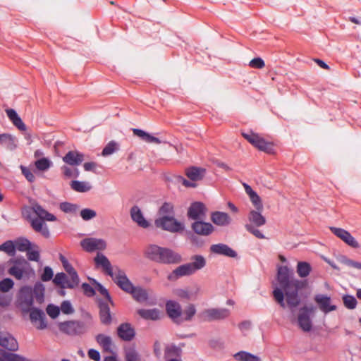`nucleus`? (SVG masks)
I'll return each mask as SVG.
<instances>
[{"label":"nucleus","mask_w":361,"mask_h":361,"mask_svg":"<svg viewBox=\"0 0 361 361\" xmlns=\"http://www.w3.org/2000/svg\"><path fill=\"white\" fill-rule=\"evenodd\" d=\"M191 228L195 233L203 236H208L214 231V226L209 222L204 221L203 219L192 223Z\"/></svg>","instance_id":"dca6fc26"},{"label":"nucleus","mask_w":361,"mask_h":361,"mask_svg":"<svg viewBox=\"0 0 361 361\" xmlns=\"http://www.w3.org/2000/svg\"><path fill=\"white\" fill-rule=\"evenodd\" d=\"M0 250L5 252L9 256H14L16 254L15 243L12 240H6L0 245Z\"/></svg>","instance_id":"a18cd8bd"},{"label":"nucleus","mask_w":361,"mask_h":361,"mask_svg":"<svg viewBox=\"0 0 361 361\" xmlns=\"http://www.w3.org/2000/svg\"><path fill=\"white\" fill-rule=\"evenodd\" d=\"M97 304L101 323L104 325H109L112 322V317L109 303L102 299H98Z\"/></svg>","instance_id":"aec40b11"},{"label":"nucleus","mask_w":361,"mask_h":361,"mask_svg":"<svg viewBox=\"0 0 361 361\" xmlns=\"http://www.w3.org/2000/svg\"><path fill=\"white\" fill-rule=\"evenodd\" d=\"M65 314H71L74 312V308L73 307L71 302L69 300H64L61 302L60 307V311Z\"/></svg>","instance_id":"4d7b16f0"},{"label":"nucleus","mask_w":361,"mask_h":361,"mask_svg":"<svg viewBox=\"0 0 361 361\" xmlns=\"http://www.w3.org/2000/svg\"><path fill=\"white\" fill-rule=\"evenodd\" d=\"M331 231L344 243L353 248H358L360 245L355 238L348 231L336 227H330Z\"/></svg>","instance_id":"4468645a"},{"label":"nucleus","mask_w":361,"mask_h":361,"mask_svg":"<svg viewBox=\"0 0 361 361\" xmlns=\"http://www.w3.org/2000/svg\"><path fill=\"white\" fill-rule=\"evenodd\" d=\"M137 314L144 319L157 321L161 317V311L157 308L153 309H139Z\"/></svg>","instance_id":"bb28decb"},{"label":"nucleus","mask_w":361,"mask_h":361,"mask_svg":"<svg viewBox=\"0 0 361 361\" xmlns=\"http://www.w3.org/2000/svg\"><path fill=\"white\" fill-rule=\"evenodd\" d=\"M94 260L97 267H102L122 290L130 294L135 286L128 278L123 270L119 267H116V271L114 272L110 261L102 252H97Z\"/></svg>","instance_id":"7ed1b4c3"},{"label":"nucleus","mask_w":361,"mask_h":361,"mask_svg":"<svg viewBox=\"0 0 361 361\" xmlns=\"http://www.w3.org/2000/svg\"><path fill=\"white\" fill-rule=\"evenodd\" d=\"M312 271L311 264L309 262L300 261L296 267V271L300 278L308 276Z\"/></svg>","instance_id":"f704fd0d"},{"label":"nucleus","mask_w":361,"mask_h":361,"mask_svg":"<svg viewBox=\"0 0 361 361\" xmlns=\"http://www.w3.org/2000/svg\"><path fill=\"white\" fill-rule=\"evenodd\" d=\"M0 145L7 149L13 151L17 148L18 139L10 133L0 134Z\"/></svg>","instance_id":"a878e982"},{"label":"nucleus","mask_w":361,"mask_h":361,"mask_svg":"<svg viewBox=\"0 0 361 361\" xmlns=\"http://www.w3.org/2000/svg\"><path fill=\"white\" fill-rule=\"evenodd\" d=\"M84 160V154L78 151H69L63 157V161L71 166H78Z\"/></svg>","instance_id":"b1692460"},{"label":"nucleus","mask_w":361,"mask_h":361,"mask_svg":"<svg viewBox=\"0 0 361 361\" xmlns=\"http://www.w3.org/2000/svg\"><path fill=\"white\" fill-rule=\"evenodd\" d=\"M80 245L85 251L92 252L105 249L106 243L102 239L88 238L81 240Z\"/></svg>","instance_id":"2eb2a0df"},{"label":"nucleus","mask_w":361,"mask_h":361,"mask_svg":"<svg viewBox=\"0 0 361 361\" xmlns=\"http://www.w3.org/2000/svg\"><path fill=\"white\" fill-rule=\"evenodd\" d=\"M59 208L64 213L74 214L78 210L79 205L68 202H63L60 203Z\"/></svg>","instance_id":"37998d69"},{"label":"nucleus","mask_w":361,"mask_h":361,"mask_svg":"<svg viewBox=\"0 0 361 361\" xmlns=\"http://www.w3.org/2000/svg\"><path fill=\"white\" fill-rule=\"evenodd\" d=\"M53 276H54V271H53L52 269L49 266H46L44 268L43 272H42L40 278L42 281L47 282V281L51 280L53 278Z\"/></svg>","instance_id":"13d9d810"},{"label":"nucleus","mask_w":361,"mask_h":361,"mask_svg":"<svg viewBox=\"0 0 361 361\" xmlns=\"http://www.w3.org/2000/svg\"><path fill=\"white\" fill-rule=\"evenodd\" d=\"M44 220L38 218L34 219L31 221L32 228L37 232L39 231L42 227L45 224Z\"/></svg>","instance_id":"338daca9"},{"label":"nucleus","mask_w":361,"mask_h":361,"mask_svg":"<svg viewBox=\"0 0 361 361\" xmlns=\"http://www.w3.org/2000/svg\"><path fill=\"white\" fill-rule=\"evenodd\" d=\"M91 280L92 284L94 286L95 290H97L101 295H102L111 305L114 306V302L113 301L109 290L96 279H92Z\"/></svg>","instance_id":"72a5a7b5"},{"label":"nucleus","mask_w":361,"mask_h":361,"mask_svg":"<svg viewBox=\"0 0 361 361\" xmlns=\"http://www.w3.org/2000/svg\"><path fill=\"white\" fill-rule=\"evenodd\" d=\"M80 216L84 221H90L96 217L97 212L94 209L85 208L80 211Z\"/></svg>","instance_id":"3c124183"},{"label":"nucleus","mask_w":361,"mask_h":361,"mask_svg":"<svg viewBox=\"0 0 361 361\" xmlns=\"http://www.w3.org/2000/svg\"><path fill=\"white\" fill-rule=\"evenodd\" d=\"M94 260L97 267H102L122 290L130 294L135 286L128 278L123 270L119 267H116V271L114 272L110 261L102 252H97Z\"/></svg>","instance_id":"f03ea898"},{"label":"nucleus","mask_w":361,"mask_h":361,"mask_svg":"<svg viewBox=\"0 0 361 361\" xmlns=\"http://www.w3.org/2000/svg\"><path fill=\"white\" fill-rule=\"evenodd\" d=\"M71 187L73 190L79 192H88L92 188V186L89 183L77 180L71 181Z\"/></svg>","instance_id":"4c0bfd02"},{"label":"nucleus","mask_w":361,"mask_h":361,"mask_svg":"<svg viewBox=\"0 0 361 361\" xmlns=\"http://www.w3.org/2000/svg\"><path fill=\"white\" fill-rule=\"evenodd\" d=\"M6 113L9 120L18 130L25 131L27 129L25 124L16 110L13 109H8L6 110Z\"/></svg>","instance_id":"c85d7f7f"},{"label":"nucleus","mask_w":361,"mask_h":361,"mask_svg":"<svg viewBox=\"0 0 361 361\" xmlns=\"http://www.w3.org/2000/svg\"><path fill=\"white\" fill-rule=\"evenodd\" d=\"M249 197L255 209L263 210L264 207L261 197L257 195L256 192H255L254 193L252 192L251 195H250Z\"/></svg>","instance_id":"864d4df0"},{"label":"nucleus","mask_w":361,"mask_h":361,"mask_svg":"<svg viewBox=\"0 0 361 361\" xmlns=\"http://www.w3.org/2000/svg\"><path fill=\"white\" fill-rule=\"evenodd\" d=\"M206 173V169L197 166H191L186 169L185 175L192 181L202 180Z\"/></svg>","instance_id":"cd10ccee"},{"label":"nucleus","mask_w":361,"mask_h":361,"mask_svg":"<svg viewBox=\"0 0 361 361\" xmlns=\"http://www.w3.org/2000/svg\"><path fill=\"white\" fill-rule=\"evenodd\" d=\"M8 272L10 275L13 276L18 280L22 279L24 274L28 276L30 274H35V271L32 268L28 270H23L16 265H13L9 268Z\"/></svg>","instance_id":"473e14b6"},{"label":"nucleus","mask_w":361,"mask_h":361,"mask_svg":"<svg viewBox=\"0 0 361 361\" xmlns=\"http://www.w3.org/2000/svg\"><path fill=\"white\" fill-rule=\"evenodd\" d=\"M44 286L41 282H37L32 289L33 296L35 297L36 301L39 304H42L44 300Z\"/></svg>","instance_id":"e433bc0d"},{"label":"nucleus","mask_w":361,"mask_h":361,"mask_svg":"<svg viewBox=\"0 0 361 361\" xmlns=\"http://www.w3.org/2000/svg\"><path fill=\"white\" fill-rule=\"evenodd\" d=\"M276 279L279 287L273 290L275 300L281 307L287 305L293 310L301 303L308 281L295 278L293 270L287 266L278 267Z\"/></svg>","instance_id":"f257e3e1"},{"label":"nucleus","mask_w":361,"mask_h":361,"mask_svg":"<svg viewBox=\"0 0 361 361\" xmlns=\"http://www.w3.org/2000/svg\"><path fill=\"white\" fill-rule=\"evenodd\" d=\"M343 302L344 306L349 310L356 308L357 304L356 298L353 295L348 294L343 296Z\"/></svg>","instance_id":"09e8293b"},{"label":"nucleus","mask_w":361,"mask_h":361,"mask_svg":"<svg viewBox=\"0 0 361 361\" xmlns=\"http://www.w3.org/2000/svg\"><path fill=\"white\" fill-rule=\"evenodd\" d=\"M209 345L214 350H222L224 348V342L221 339H210Z\"/></svg>","instance_id":"052dcab7"},{"label":"nucleus","mask_w":361,"mask_h":361,"mask_svg":"<svg viewBox=\"0 0 361 361\" xmlns=\"http://www.w3.org/2000/svg\"><path fill=\"white\" fill-rule=\"evenodd\" d=\"M96 341L104 352L112 353V340L110 336L99 334L96 336Z\"/></svg>","instance_id":"2f4dec72"},{"label":"nucleus","mask_w":361,"mask_h":361,"mask_svg":"<svg viewBox=\"0 0 361 361\" xmlns=\"http://www.w3.org/2000/svg\"><path fill=\"white\" fill-rule=\"evenodd\" d=\"M0 345L9 351H16L18 349V343L16 339L8 333H0Z\"/></svg>","instance_id":"4be33fe9"},{"label":"nucleus","mask_w":361,"mask_h":361,"mask_svg":"<svg viewBox=\"0 0 361 361\" xmlns=\"http://www.w3.org/2000/svg\"><path fill=\"white\" fill-rule=\"evenodd\" d=\"M27 257L30 261L39 262L40 254L38 250H32L31 248L27 251Z\"/></svg>","instance_id":"69168bd1"},{"label":"nucleus","mask_w":361,"mask_h":361,"mask_svg":"<svg viewBox=\"0 0 361 361\" xmlns=\"http://www.w3.org/2000/svg\"><path fill=\"white\" fill-rule=\"evenodd\" d=\"M118 336L124 341H131L136 335L135 330L130 323L124 322L117 328Z\"/></svg>","instance_id":"6ab92c4d"},{"label":"nucleus","mask_w":361,"mask_h":361,"mask_svg":"<svg viewBox=\"0 0 361 361\" xmlns=\"http://www.w3.org/2000/svg\"><path fill=\"white\" fill-rule=\"evenodd\" d=\"M196 307L194 304H189L183 310L182 315L180 317L178 325L184 322H190L196 314Z\"/></svg>","instance_id":"7c9ffc66"},{"label":"nucleus","mask_w":361,"mask_h":361,"mask_svg":"<svg viewBox=\"0 0 361 361\" xmlns=\"http://www.w3.org/2000/svg\"><path fill=\"white\" fill-rule=\"evenodd\" d=\"M71 281H68V283L66 284V287L68 288H74L75 286H77L80 282L79 276L76 271L68 274Z\"/></svg>","instance_id":"6e6d98bb"},{"label":"nucleus","mask_w":361,"mask_h":361,"mask_svg":"<svg viewBox=\"0 0 361 361\" xmlns=\"http://www.w3.org/2000/svg\"><path fill=\"white\" fill-rule=\"evenodd\" d=\"M211 220L214 224L219 226H228L231 222V218L227 213L219 211L212 212Z\"/></svg>","instance_id":"5701e85b"},{"label":"nucleus","mask_w":361,"mask_h":361,"mask_svg":"<svg viewBox=\"0 0 361 361\" xmlns=\"http://www.w3.org/2000/svg\"><path fill=\"white\" fill-rule=\"evenodd\" d=\"M231 314L227 308H208L199 312L197 318L202 322H212L227 319Z\"/></svg>","instance_id":"6e6552de"},{"label":"nucleus","mask_w":361,"mask_h":361,"mask_svg":"<svg viewBox=\"0 0 361 361\" xmlns=\"http://www.w3.org/2000/svg\"><path fill=\"white\" fill-rule=\"evenodd\" d=\"M156 227L170 233H180L184 231L185 225L178 221L173 216L164 215L154 221Z\"/></svg>","instance_id":"0eeeda50"},{"label":"nucleus","mask_w":361,"mask_h":361,"mask_svg":"<svg viewBox=\"0 0 361 361\" xmlns=\"http://www.w3.org/2000/svg\"><path fill=\"white\" fill-rule=\"evenodd\" d=\"M53 282L56 285L60 286L61 288H66V284L68 282V280L67 279V276L66 274L63 272L58 273L55 276L54 279H53Z\"/></svg>","instance_id":"de8ad7c7"},{"label":"nucleus","mask_w":361,"mask_h":361,"mask_svg":"<svg viewBox=\"0 0 361 361\" xmlns=\"http://www.w3.org/2000/svg\"><path fill=\"white\" fill-rule=\"evenodd\" d=\"M262 210L252 209L247 215L248 224L245 225V228L247 232L255 235L259 239L265 238L264 235L257 228L266 224L265 216L262 214Z\"/></svg>","instance_id":"423d86ee"},{"label":"nucleus","mask_w":361,"mask_h":361,"mask_svg":"<svg viewBox=\"0 0 361 361\" xmlns=\"http://www.w3.org/2000/svg\"><path fill=\"white\" fill-rule=\"evenodd\" d=\"M313 307L304 306L300 308L298 317L299 326L306 332L310 331L312 328V323L310 319V314L313 312Z\"/></svg>","instance_id":"9b49d317"},{"label":"nucleus","mask_w":361,"mask_h":361,"mask_svg":"<svg viewBox=\"0 0 361 361\" xmlns=\"http://www.w3.org/2000/svg\"><path fill=\"white\" fill-rule=\"evenodd\" d=\"M166 311L169 317L178 324L180 317L182 315L181 305L175 300H168L166 302Z\"/></svg>","instance_id":"f3484780"},{"label":"nucleus","mask_w":361,"mask_h":361,"mask_svg":"<svg viewBox=\"0 0 361 361\" xmlns=\"http://www.w3.org/2000/svg\"><path fill=\"white\" fill-rule=\"evenodd\" d=\"M35 164L39 171H45L52 166V162L49 158L43 157L37 159Z\"/></svg>","instance_id":"c03bdc74"},{"label":"nucleus","mask_w":361,"mask_h":361,"mask_svg":"<svg viewBox=\"0 0 361 361\" xmlns=\"http://www.w3.org/2000/svg\"><path fill=\"white\" fill-rule=\"evenodd\" d=\"M182 354V350L180 347L176 346L175 344H171L167 345L164 350V357H180Z\"/></svg>","instance_id":"58836bf2"},{"label":"nucleus","mask_w":361,"mask_h":361,"mask_svg":"<svg viewBox=\"0 0 361 361\" xmlns=\"http://www.w3.org/2000/svg\"><path fill=\"white\" fill-rule=\"evenodd\" d=\"M14 286L13 281L10 278H6L0 281V291L6 293Z\"/></svg>","instance_id":"603ef678"},{"label":"nucleus","mask_w":361,"mask_h":361,"mask_svg":"<svg viewBox=\"0 0 361 361\" xmlns=\"http://www.w3.org/2000/svg\"><path fill=\"white\" fill-rule=\"evenodd\" d=\"M61 332L71 336H80L87 331V326L84 322L69 320L59 324Z\"/></svg>","instance_id":"1a4fd4ad"},{"label":"nucleus","mask_w":361,"mask_h":361,"mask_svg":"<svg viewBox=\"0 0 361 361\" xmlns=\"http://www.w3.org/2000/svg\"><path fill=\"white\" fill-rule=\"evenodd\" d=\"M46 311L51 318L56 319L60 314V307L54 304H49Z\"/></svg>","instance_id":"5fc2aeb1"},{"label":"nucleus","mask_w":361,"mask_h":361,"mask_svg":"<svg viewBox=\"0 0 361 361\" xmlns=\"http://www.w3.org/2000/svg\"><path fill=\"white\" fill-rule=\"evenodd\" d=\"M207 265L206 258L202 255H193L190 257V262L181 264L174 269L167 276L170 281H176L183 276H190L197 271L204 269Z\"/></svg>","instance_id":"39448f33"},{"label":"nucleus","mask_w":361,"mask_h":361,"mask_svg":"<svg viewBox=\"0 0 361 361\" xmlns=\"http://www.w3.org/2000/svg\"><path fill=\"white\" fill-rule=\"evenodd\" d=\"M23 310L30 312V319L32 322H39V325L37 326L38 329H44L47 327L46 315L43 310L32 306L27 309L24 308Z\"/></svg>","instance_id":"ddd939ff"},{"label":"nucleus","mask_w":361,"mask_h":361,"mask_svg":"<svg viewBox=\"0 0 361 361\" xmlns=\"http://www.w3.org/2000/svg\"><path fill=\"white\" fill-rule=\"evenodd\" d=\"M15 246L16 250L17 249L20 252H27L28 249L32 248V245L30 241L27 238H20L15 241Z\"/></svg>","instance_id":"a19ab883"},{"label":"nucleus","mask_w":361,"mask_h":361,"mask_svg":"<svg viewBox=\"0 0 361 361\" xmlns=\"http://www.w3.org/2000/svg\"><path fill=\"white\" fill-rule=\"evenodd\" d=\"M20 169L23 175L25 177L27 181H29L30 183H33L35 180V175L29 169H27L26 166L21 165Z\"/></svg>","instance_id":"0e129e2a"},{"label":"nucleus","mask_w":361,"mask_h":361,"mask_svg":"<svg viewBox=\"0 0 361 361\" xmlns=\"http://www.w3.org/2000/svg\"><path fill=\"white\" fill-rule=\"evenodd\" d=\"M249 66L253 68L261 69L264 67L265 63L262 58L256 57L250 61Z\"/></svg>","instance_id":"680f3d73"},{"label":"nucleus","mask_w":361,"mask_h":361,"mask_svg":"<svg viewBox=\"0 0 361 361\" xmlns=\"http://www.w3.org/2000/svg\"><path fill=\"white\" fill-rule=\"evenodd\" d=\"M1 355L8 361H30L18 354L8 353L5 350H2Z\"/></svg>","instance_id":"8fccbe9b"},{"label":"nucleus","mask_w":361,"mask_h":361,"mask_svg":"<svg viewBox=\"0 0 361 361\" xmlns=\"http://www.w3.org/2000/svg\"><path fill=\"white\" fill-rule=\"evenodd\" d=\"M130 214L133 221L135 222L138 226L147 228L150 226L149 222L144 217L140 208L137 205H134L130 208Z\"/></svg>","instance_id":"412c9836"},{"label":"nucleus","mask_w":361,"mask_h":361,"mask_svg":"<svg viewBox=\"0 0 361 361\" xmlns=\"http://www.w3.org/2000/svg\"><path fill=\"white\" fill-rule=\"evenodd\" d=\"M207 207L202 202H193L188 209L187 216L189 219L195 221L204 219L207 214Z\"/></svg>","instance_id":"9d476101"},{"label":"nucleus","mask_w":361,"mask_h":361,"mask_svg":"<svg viewBox=\"0 0 361 361\" xmlns=\"http://www.w3.org/2000/svg\"><path fill=\"white\" fill-rule=\"evenodd\" d=\"M233 357L237 361H261L260 357L257 355L243 350L234 354Z\"/></svg>","instance_id":"c9c22d12"},{"label":"nucleus","mask_w":361,"mask_h":361,"mask_svg":"<svg viewBox=\"0 0 361 361\" xmlns=\"http://www.w3.org/2000/svg\"><path fill=\"white\" fill-rule=\"evenodd\" d=\"M133 298L137 302L143 303L148 300L149 295L146 289L141 286H135L130 293Z\"/></svg>","instance_id":"c756f323"},{"label":"nucleus","mask_w":361,"mask_h":361,"mask_svg":"<svg viewBox=\"0 0 361 361\" xmlns=\"http://www.w3.org/2000/svg\"><path fill=\"white\" fill-rule=\"evenodd\" d=\"M341 262V263H343V264H345L348 267H353L355 269L361 270V262L348 259L346 257H343Z\"/></svg>","instance_id":"bf43d9fd"},{"label":"nucleus","mask_w":361,"mask_h":361,"mask_svg":"<svg viewBox=\"0 0 361 361\" xmlns=\"http://www.w3.org/2000/svg\"><path fill=\"white\" fill-rule=\"evenodd\" d=\"M159 214L168 216H173L174 214V207L171 202H165L161 206L159 209Z\"/></svg>","instance_id":"49530a36"},{"label":"nucleus","mask_w":361,"mask_h":361,"mask_svg":"<svg viewBox=\"0 0 361 361\" xmlns=\"http://www.w3.org/2000/svg\"><path fill=\"white\" fill-rule=\"evenodd\" d=\"M84 294L87 297H93L95 295V288H93L87 283H83L81 286Z\"/></svg>","instance_id":"e2e57ef3"},{"label":"nucleus","mask_w":361,"mask_h":361,"mask_svg":"<svg viewBox=\"0 0 361 361\" xmlns=\"http://www.w3.org/2000/svg\"><path fill=\"white\" fill-rule=\"evenodd\" d=\"M314 300L317 305L319 309L325 314L335 311L337 309L336 305L331 304L330 296L324 294H317L314 297Z\"/></svg>","instance_id":"f8f14e48"},{"label":"nucleus","mask_w":361,"mask_h":361,"mask_svg":"<svg viewBox=\"0 0 361 361\" xmlns=\"http://www.w3.org/2000/svg\"><path fill=\"white\" fill-rule=\"evenodd\" d=\"M20 305L27 308L33 305L32 288L29 286H24L20 289Z\"/></svg>","instance_id":"393cba45"},{"label":"nucleus","mask_w":361,"mask_h":361,"mask_svg":"<svg viewBox=\"0 0 361 361\" xmlns=\"http://www.w3.org/2000/svg\"><path fill=\"white\" fill-rule=\"evenodd\" d=\"M209 250L212 253L218 255H222L231 258L238 257L237 252L224 243L213 244L210 246Z\"/></svg>","instance_id":"a211bd4d"},{"label":"nucleus","mask_w":361,"mask_h":361,"mask_svg":"<svg viewBox=\"0 0 361 361\" xmlns=\"http://www.w3.org/2000/svg\"><path fill=\"white\" fill-rule=\"evenodd\" d=\"M126 361H142L141 356L134 346L125 350Z\"/></svg>","instance_id":"ea45409f"},{"label":"nucleus","mask_w":361,"mask_h":361,"mask_svg":"<svg viewBox=\"0 0 361 361\" xmlns=\"http://www.w3.org/2000/svg\"><path fill=\"white\" fill-rule=\"evenodd\" d=\"M145 255L149 260L159 264H177L183 262V257L178 252L171 248L157 245H149Z\"/></svg>","instance_id":"20e7f679"},{"label":"nucleus","mask_w":361,"mask_h":361,"mask_svg":"<svg viewBox=\"0 0 361 361\" xmlns=\"http://www.w3.org/2000/svg\"><path fill=\"white\" fill-rule=\"evenodd\" d=\"M33 209L36 214L39 216V219L44 220V217L48 211L39 204H36Z\"/></svg>","instance_id":"774afa93"},{"label":"nucleus","mask_w":361,"mask_h":361,"mask_svg":"<svg viewBox=\"0 0 361 361\" xmlns=\"http://www.w3.org/2000/svg\"><path fill=\"white\" fill-rule=\"evenodd\" d=\"M119 149V145L114 140L110 141L102 149V155L107 157Z\"/></svg>","instance_id":"79ce46f5"}]
</instances>
